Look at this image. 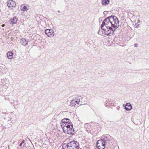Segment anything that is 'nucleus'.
<instances>
[{
  "instance_id": "nucleus-1",
  "label": "nucleus",
  "mask_w": 149,
  "mask_h": 149,
  "mask_svg": "<svg viewBox=\"0 0 149 149\" xmlns=\"http://www.w3.org/2000/svg\"><path fill=\"white\" fill-rule=\"evenodd\" d=\"M104 21L105 24L107 26L111 27L114 31L118 28L119 24L117 18L114 16L108 17Z\"/></svg>"
},
{
  "instance_id": "nucleus-2",
  "label": "nucleus",
  "mask_w": 149,
  "mask_h": 149,
  "mask_svg": "<svg viewBox=\"0 0 149 149\" xmlns=\"http://www.w3.org/2000/svg\"><path fill=\"white\" fill-rule=\"evenodd\" d=\"M104 22V21H103L101 25V29L102 31H101L100 30L98 32V34L101 35L104 33L107 36H111V34L113 33L114 30L110 26L109 27L106 25Z\"/></svg>"
},
{
  "instance_id": "nucleus-3",
  "label": "nucleus",
  "mask_w": 149,
  "mask_h": 149,
  "mask_svg": "<svg viewBox=\"0 0 149 149\" xmlns=\"http://www.w3.org/2000/svg\"><path fill=\"white\" fill-rule=\"evenodd\" d=\"M64 149H79V143L74 140L70 141L67 144H64L63 146Z\"/></svg>"
},
{
  "instance_id": "nucleus-4",
  "label": "nucleus",
  "mask_w": 149,
  "mask_h": 149,
  "mask_svg": "<svg viewBox=\"0 0 149 149\" xmlns=\"http://www.w3.org/2000/svg\"><path fill=\"white\" fill-rule=\"evenodd\" d=\"M63 130L64 132L68 134H71L74 133V130L73 129V125L72 124L70 125L65 124L63 126Z\"/></svg>"
},
{
  "instance_id": "nucleus-5",
  "label": "nucleus",
  "mask_w": 149,
  "mask_h": 149,
  "mask_svg": "<svg viewBox=\"0 0 149 149\" xmlns=\"http://www.w3.org/2000/svg\"><path fill=\"white\" fill-rule=\"evenodd\" d=\"M10 85L9 80L6 79H1L0 83V87L3 88V91L6 90L9 86Z\"/></svg>"
},
{
  "instance_id": "nucleus-6",
  "label": "nucleus",
  "mask_w": 149,
  "mask_h": 149,
  "mask_svg": "<svg viewBox=\"0 0 149 149\" xmlns=\"http://www.w3.org/2000/svg\"><path fill=\"white\" fill-rule=\"evenodd\" d=\"M106 141L104 139L99 140L96 143V146L98 149H104Z\"/></svg>"
},
{
  "instance_id": "nucleus-7",
  "label": "nucleus",
  "mask_w": 149,
  "mask_h": 149,
  "mask_svg": "<svg viewBox=\"0 0 149 149\" xmlns=\"http://www.w3.org/2000/svg\"><path fill=\"white\" fill-rule=\"evenodd\" d=\"M45 33L47 36L50 38H53L54 35V32L52 29H47L45 31Z\"/></svg>"
},
{
  "instance_id": "nucleus-8",
  "label": "nucleus",
  "mask_w": 149,
  "mask_h": 149,
  "mask_svg": "<svg viewBox=\"0 0 149 149\" xmlns=\"http://www.w3.org/2000/svg\"><path fill=\"white\" fill-rule=\"evenodd\" d=\"M72 124L71 123V121L68 118H64L61 120V126L62 128V125H65V124L66 125Z\"/></svg>"
},
{
  "instance_id": "nucleus-9",
  "label": "nucleus",
  "mask_w": 149,
  "mask_h": 149,
  "mask_svg": "<svg viewBox=\"0 0 149 149\" xmlns=\"http://www.w3.org/2000/svg\"><path fill=\"white\" fill-rule=\"evenodd\" d=\"M7 6L9 8L15 7L16 6V3L13 0H9L7 2Z\"/></svg>"
},
{
  "instance_id": "nucleus-10",
  "label": "nucleus",
  "mask_w": 149,
  "mask_h": 149,
  "mask_svg": "<svg viewBox=\"0 0 149 149\" xmlns=\"http://www.w3.org/2000/svg\"><path fill=\"white\" fill-rule=\"evenodd\" d=\"M28 40H26L24 38H22L21 39L20 43L22 45L25 46L28 44Z\"/></svg>"
},
{
  "instance_id": "nucleus-11",
  "label": "nucleus",
  "mask_w": 149,
  "mask_h": 149,
  "mask_svg": "<svg viewBox=\"0 0 149 149\" xmlns=\"http://www.w3.org/2000/svg\"><path fill=\"white\" fill-rule=\"evenodd\" d=\"M80 102L81 103L80 105L82 104H85L87 102L86 97H81V99H80Z\"/></svg>"
},
{
  "instance_id": "nucleus-12",
  "label": "nucleus",
  "mask_w": 149,
  "mask_h": 149,
  "mask_svg": "<svg viewBox=\"0 0 149 149\" xmlns=\"http://www.w3.org/2000/svg\"><path fill=\"white\" fill-rule=\"evenodd\" d=\"M20 8L21 10L22 11H26L29 10V8H27V6L24 4H22L20 6Z\"/></svg>"
},
{
  "instance_id": "nucleus-13",
  "label": "nucleus",
  "mask_w": 149,
  "mask_h": 149,
  "mask_svg": "<svg viewBox=\"0 0 149 149\" xmlns=\"http://www.w3.org/2000/svg\"><path fill=\"white\" fill-rule=\"evenodd\" d=\"M110 3V0H102L101 4L104 6L108 5Z\"/></svg>"
},
{
  "instance_id": "nucleus-14",
  "label": "nucleus",
  "mask_w": 149,
  "mask_h": 149,
  "mask_svg": "<svg viewBox=\"0 0 149 149\" xmlns=\"http://www.w3.org/2000/svg\"><path fill=\"white\" fill-rule=\"evenodd\" d=\"M132 108V107L131 104L130 103L127 104L126 106L125 107V109L127 111L130 110Z\"/></svg>"
},
{
  "instance_id": "nucleus-15",
  "label": "nucleus",
  "mask_w": 149,
  "mask_h": 149,
  "mask_svg": "<svg viewBox=\"0 0 149 149\" xmlns=\"http://www.w3.org/2000/svg\"><path fill=\"white\" fill-rule=\"evenodd\" d=\"M7 58L9 59H12L13 53L11 52H8L6 54Z\"/></svg>"
},
{
  "instance_id": "nucleus-16",
  "label": "nucleus",
  "mask_w": 149,
  "mask_h": 149,
  "mask_svg": "<svg viewBox=\"0 0 149 149\" xmlns=\"http://www.w3.org/2000/svg\"><path fill=\"white\" fill-rule=\"evenodd\" d=\"M17 19L16 18V17H14L13 19H11L10 20L11 22L13 24H15L17 22Z\"/></svg>"
},
{
  "instance_id": "nucleus-17",
  "label": "nucleus",
  "mask_w": 149,
  "mask_h": 149,
  "mask_svg": "<svg viewBox=\"0 0 149 149\" xmlns=\"http://www.w3.org/2000/svg\"><path fill=\"white\" fill-rule=\"evenodd\" d=\"M76 100H75V103H77L78 104H81V103L80 102V99L78 97V96L76 98Z\"/></svg>"
},
{
  "instance_id": "nucleus-18",
  "label": "nucleus",
  "mask_w": 149,
  "mask_h": 149,
  "mask_svg": "<svg viewBox=\"0 0 149 149\" xmlns=\"http://www.w3.org/2000/svg\"><path fill=\"white\" fill-rule=\"evenodd\" d=\"M11 104H13L15 105H17L18 104V102L17 100H14L13 102H11Z\"/></svg>"
},
{
  "instance_id": "nucleus-19",
  "label": "nucleus",
  "mask_w": 149,
  "mask_h": 149,
  "mask_svg": "<svg viewBox=\"0 0 149 149\" xmlns=\"http://www.w3.org/2000/svg\"><path fill=\"white\" fill-rule=\"evenodd\" d=\"M71 105L72 106H74L76 105V103L75 102V100H72L70 102Z\"/></svg>"
},
{
  "instance_id": "nucleus-20",
  "label": "nucleus",
  "mask_w": 149,
  "mask_h": 149,
  "mask_svg": "<svg viewBox=\"0 0 149 149\" xmlns=\"http://www.w3.org/2000/svg\"><path fill=\"white\" fill-rule=\"evenodd\" d=\"M85 127L86 128L88 127V129H90V127H91L90 124H87L85 125Z\"/></svg>"
},
{
  "instance_id": "nucleus-21",
  "label": "nucleus",
  "mask_w": 149,
  "mask_h": 149,
  "mask_svg": "<svg viewBox=\"0 0 149 149\" xmlns=\"http://www.w3.org/2000/svg\"><path fill=\"white\" fill-rule=\"evenodd\" d=\"M139 24H138V23H136L135 24V25H136V27L138 28L139 27Z\"/></svg>"
},
{
  "instance_id": "nucleus-22",
  "label": "nucleus",
  "mask_w": 149,
  "mask_h": 149,
  "mask_svg": "<svg viewBox=\"0 0 149 149\" xmlns=\"http://www.w3.org/2000/svg\"><path fill=\"white\" fill-rule=\"evenodd\" d=\"M134 45V47H137V45L136 43Z\"/></svg>"
},
{
  "instance_id": "nucleus-23",
  "label": "nucleus",
  "mask_w": 149,
  "mask_h": 149,
  "mask_svg": "<svg viewBox=\"0 0 149 149\" xmlns=\"http://www.w3.org/2000/svg\"><path fill=\"white\" fill-rule=\"evenodd\" d=\"M24 142H25L24 140H22V142L21 143H22V144H23V143H24Z\"/></svg>"
},
{
  "instance_id": "nucleus-24",
  "label": "nucleus",
  "mask_w": 149,
  "mask_h": 149,
  "mask_svg": "<svg viewBox=\"0 0 149 149\" xmlns=\"http://www.w3.org/2000/svg\"><path fill=\"white\" fill-rule=\"evenodd\" d=\"M118 110L119 109V106H118L116 108Z\"/></svg>"
},
{
  "instance_id": "nucleus-25",
  "label": "nucleus",
  "mask_w": 149,
  "mask_h": 149,
  "mask_svg": "<svg viewBox=\"0 0 149 149\" xmlns=\"http://www.w3.org/2000/svg\"><path fill=\"white\" fill-rule=\"evenodd\" d=\"M140 22V20L139 19L137 21V23H138L139 24V23Z\"/></svg>"
},
{
  "instance_id": "nucleus-26",
  "label": "nucleus",
  "mask_w": 149,
  "mask_h": 149,
  "mask_svg": "<svg viewBox=\"0 0 149 149\" xmlns=\"http://www.w3.org/2000/svg\"><path fill=\"white\" fill-rule=\"evenodd\" d=\"M22 143H21L19 145V146L21 147V146H22Z\"/></svg>"
},
{
  "instance_id": "nucleus-27",
  "label": "nucleus",
  "mask_w": 149,
  "mask_h": 149,
  "mask_svg": "<svg viewBox=\"0 0 149 149\" xmlns=\"http://www.w3.org/2000/svg\"><path fill=\"white\" fill-rule=\"evenodd\" d=\"M106 140V141H110L109 139H108L107 140Z\"/></svg>"
},
{
  "instance_id": "nucleus-28",
  "label": "nucleus",
  "mask_w": 149,
  "mask_h": 149,
  "mask_svg": "<svg viewBox=\"0 0 149 149\" xmlns=\"http://www.w3.org/2000/svg\"><path fill=\"white\" fill-rule=\"evenodd\" d=\"M5 25L4 24H2L1 26L3 27L5 26Z\"/></svg>"
},
{
  "instance_id": "nucleus-29",
  "label": "nucleus",
  "mask_w": 149,
  "mask_h": 149,
  "mask_svg": "<svg viewBox=\"0 0 149 149\" xmlns=\"http://www.w3.org/2000/svg\"><path fill=\"white\" fill-rule=\"evenodd\" d=\"M58 13H60V11L59 10H58Z\"/></svg>"
},
{
  "instance_id": "nucleus-30",
  "label": "nucleus",
  "mask_w": 149,
  "mask_h": 149,
  "mask_svg": "<svg viewBox=\"0 0 149 149\" xmlns=\"http://www.w3.org/2000/svg\"><path fill=\"white\" fill-rule=\"evenodd\" d=\"M104 138H107L106 136H104Z\"/></svg>"
}]
</instances>
